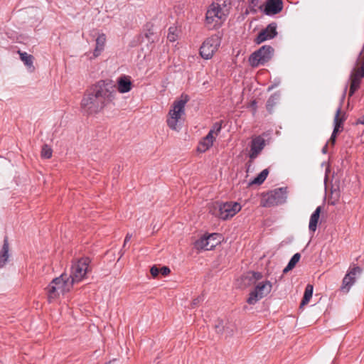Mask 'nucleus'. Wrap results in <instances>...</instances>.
Listing matches in <instances>:
<instances>
[{"label": "nucleus", "instance_id": "17", "mask_svg": "<svg viewBox=\"0 0 364 364\" xmlns=\"http://www.w3.org/2000/svg\"><path fill=\"white\" fill-rule=\"evenodd\" d=\"M283 7V0H267L263 12L267 16H274L280 13Z\"/></svg>", "mask_w": 364, "mask_h": 364}, {"label": "nucleus", "instance_id": "1", "mask_svg": "<svg viewBox=\"0 0 364 364\" xmlns=\"http://www.w3.org/2000/svg\"><path fill=\"white\" fill-rule=\"evenodd\" d=\"M104 105L114 104L117 98V92L116 83L109 79L100 80L97 81L91 89Z\"/></svg>", "mask_w": 364, "mask_h": 364}, {"label": "nucleus", "instance_id": "12", "mask_svg": "<svg viewBox=\"0 0 364 364\" xmlns=\"http://www.w3.org/2000/svg\"><path fill=\"white\" fill-rule=\"evenodd\" d=\"M220 130L221 125L219 123L214 124L208 134L199 142L198 146V151L199 152L203 153L209 149L213 146V141H215Z\"/></svg>", "mask_w": 364, "mask_h": 364}, {"label": "nucleus", "instance_id": "6", "mask_svg": "<svg viewBox=\"0 0 364 364\" xmlns=\"http://www.w3.org/2000/svg\"><path fill=\"white\" fill-rule=\"evenodd\" d=\"M274 52V50L272 46L264 45L250 55L249 63L253 68L264 65L272 59Z\"/></svg>", "mask_w": 364, "mask_h": 364}, {"label": "nucleus", "instance_id": "40", "mask_svg": "<svg viewBox=\"0 0 364 364\" xmlns=\"http://www.w3.org/2000/svg\"><path fill=\"white\" fill-rule=\"evenodd\" d=\"M215 328H216V331H217L218 333H222L223 332V326L220 325V323L219 325H216Z\"/></svg>", "mask_w": 364, "mask_h": 364}, {"label": "nucleus", "instance_id": "15", "mask_svg": "<svg viewBox=\"0 0 364 364\" xmlns=\"http://www.w3.org/2000/svg\"><path fill=\"white\" fill-rule=\"evenodd\" d=\"M277 27L276 23H269L264 29L259 33L255 42L257 44H260L265 41L274 38L277 35Z\"/></svg>", "mask_w": 364, "mask_h": 364}, {"label": "nucleus", "instance_id": "29", "mask_svg": "<svg viewBox=\"0 0 364 364\" xmlns=\"http://www.w3.org/2000/svg\"><path fill=\"white\" fill-rule=\"evenodd\" d=\"M53 150L48 144H44L42 146L41 155L43 159H50L52 157Z\"/></svg>", "mask_w": 364, "mask_h": 364}, {"label": "nucleus", "instance_id": "31", "mask_svg": "<svg viewBox=\"0 0 364 364\" xmlns=\"http://www.w3.org/2000/svg\"><path fill=\"white\" fill-rule=\"evenodd\" d=\"M260 0H250L249 4V9L250 12L252 14H256L257 12V8L262 9V6H259Z\"/></svg>", "mask_w": 364, "mask_h": 364}, {"label": "nucleus", "instance_id": "34", "mask_svg": "<svg viewBox=\"0 0 364 364\" xmlns=\"http://www.w3.org/2000/svg\"><path fill=\"white\" fill-rule=\"evenodd\" d=\"M204 298L203 296H199L197 298L194 299L191 303V307L194 308L198 306L200 302L203 301Z\"/></svg>", "mask_w": 364, "mask_h": 364}, {"label": "nucleus", "instance_id": "36", "mask_svg": "<svg viewBox=\"0 0 364 364\" xmlns=\"http://www.w3.org/2000/svg\"><path fill=\"white\" fill-rule=\"evenodd\" d=\"M160 273L162 275H167L170 273V269L168 267H163L161 269H159Z\"/></svg>", "mask_w": 364, "mask_h": 364}, {"label": "nucleus", "instance_id": "9", "mask_svg": "<svg viewBox=\"0 0 364 364\" xmlns=\"http://www.w3.org/2000/svg\"><path fill=\"white\" fill-rule=\"evenodd\" d=\"M272 289V284L268 280L258 283L255 289L250 293L247 302L250 305L255 304L258 301L269 294Z\"/></svg>", "mask_w": 364, "mask_h": 364}, {"label": "nucleus", "instance_id": "27", "mask_svg": "<svg viewBox=\"0 0 364 364\" xmlns=\"http://www.w3.org/2000/svg\"><path fill=\"white\" fill-rule=\"evenodd\" d=\"M350 77L361 81V79L364 77V65L361 64L360 68L353 69Z\"/></svg>", "mask_w": 364, "mask_h": 364}, {"label": "nucleus", "instance_id": "39", "mask_svg": "<svg viewBox=\"0 0 364 364\" xmlns=\"http://www.w3.org/2000/svg\"><path fill=\"white\" fill-rule=\"evenodd\" d=\"M294 268L293 265H291V264L288 263L287 266L284 269L283 272L287 273L289 270L292 269Z\"/></svg>", "mask_w": 364, "mask_h": 364}, {"label": "nucleus", "instance_id": "37", "mask_svg": "<svg viewBox=\"0 0 364 364\" xmlns=\"http://www.w3.org/2000/svg\"><path fill=\"white\" fill-rule=\"evenodd\" d=\"M337 134L338 133H335L334 131H333V132H332V134H331V138L328 141V143H331L332 146H333L336 143V139Z\"/></svg>", "mask_w": 364, "mask_h": 364}, {"label": "nucleus", "instance_id": "2", "mask_svg": "<svg viewBox=\"0 0 364 364\" xmlns=\"http://www.w3.org/2000/svg\"><path fill=\"white\" fill-rule=\"evenodd\" d=\"M188 95H182L180 100H176L167 115L166 123L168 127L174 131H179L183 125L185 115V105L188 101Z\"/></svg>", "mask_w": 364, "mask_h": 364}, {"label": "nucleus", "instance_id": "19", "mask_svg": "<svg viewBox=\"0 0 364 364\" xmlns=\"http://www.w3.org/2000/svg\"><path fill=\"white\" fill-rule=\"evenodd\" d=\"M106 41L107 37L105 33H102L98 34L95 40V48L93 50L92 56L90 57V60L96 58L101 55L105 50Z\"/></svg>", "mask_w": 364, "mask_h": 364}, {"label": "nucleus", "instance_id": "25", "mask_svg": "<svg viewBox=\"0 0 364 364\" xmlns=\"http://www.w3.org/2000/svg\"><path fill=\"white\" fill-rule=\"evenodd\" d=\"M313 289L314 287L312 285L307 284L304 291V294L302 301L301 302V306H304L309 302L311 298L312 297Z\"/></svg>", "mask_w": 364, "mask_h": 364}, {"label": "nucleus", "instance_id": "5", "mask_svg": "<svg viewBox=\"0 0 364 364\" xmlns=\"http://www.w3.org/2000/svg\"><path fill=\"white\" fill-rule=\"evenodd\" d=\"M287 198V188L281 187L263 193L260 201L262 207L269 208L284 203Z\"/></svg>", "mask_w": 364, "mask_h": 364}, {"label": "nucleus", "instance_id": "28", "mask_svg": "<svg viewBox=\"0 0 364 364\" xmlns=\"http://www.w3.org/2000/svg\"><path fill=\"white\" fill-rule=\"evenodd\" d=\"M360 80L350 77V86L349 90V95L352 96L355 92L360 87Z\"/></svg>", "mask_w": 364, "mask_h": 364}, {"label": "nucleus", "instance_id": "20", "mask_svg": "<svg viewBox=\"0 0 364 364\" xmlns=\"http://www.w3.org/2000/svg\"><path fill=\"white\" fill-rule=\"evenodd\" d=\"M346 120L345 114L341 115V105L337 108L333 119V130L335 133H339L343 131V123Z\"/></svg>", "mask_w": 364, "mask_h": 364}, {"label": "nucleus", "instance_id": "24", "mask_svg": "<svg viewBox=\"0 0 364 364\" xmlns=\"http://www.w3.org/2000/svg\"><path fill=\"white\" fill-rule=\"evenodd\" d=\"M279 100V95L277 93H274L269 97L266 104V107L269 112L271 113L272 112L274 107L278 103Z\"/></svg>", "mask_w": 364, "mask_h": 364}, {"label": "nucleus", "instance_id": "14", "mask_svg": "<svg viewBox=\"0 0 364 364\" xmlns=\"http://www.w3.org/2000/svg\"><path fill=\"white\" fill-rule=\"evenodd\" d=\"M219 237L220 235L218 233H211L208 235H203L195 242L194 246L198 250H213L220 242L218 240Z\"/></svg>", "mask_w": 364, "mask_h": 364}, {"label": "nucleus", "instance_id": "35", "mask_svg": "<svg viewBox=\"0 0 364 364\" xmlns=\"http://www.w3.org/2000/svg\"><path fill=\"white\" fill-rule=\"evenodd\" d=\"M150 272L154 277H156L160 273V271L157 267L153 266L150 269Z\"/></svg>", "mask_w": 364, "mask_h": 364}, {"label": "nucleus", "instance_id": "10", "mask_svg": "<svg viewBox=\"0 0 364 364\" xmlns=\"http://www.w3.org/2000/svg\"><path fill=\"white\" fill-rule=\"evenodd\" d=\"M220 45V39L217 36H212L208 38L202 43L199 53L202 58L209 60L213 58Z\"/></svg>", "mask_w": 364, "mask_h": 364}, {"label": "nucleus", "instance_id": "42", "mask_svg": "<svg viewBox=\"0 0 364 364\" xmlns=\"http://www.w3.org/2000/svg\"><path fill=\"white\" fill-rule=\"evenodd\" d=\"M328 143L323 147L322 152L326 154L327 152Z\"/></svg>", "mask_w": 364, "mask_h": 364}, {"label": "nucleus", "instance_id": "38", "mask_svg": "<svg viewBox=\"0 0 364 364\" xmlns=\"http://www.w3.org/2000/svg\"><path fill=\"white\" fill-rule=\"evenodd\" d=\"M132 237V235L130 233H127L125 236L124 244H123V248H125L127 243L131 240Z\"/></svg>", "mask_w": 364, "mask_h": 364}, {"label": "nucleus", "instance_id": "26", "mask_svg": "<svg viewBox=\"0 0 364 364\" xmlns=\"http://www.w3.org/2000/svg\"><path fill=\"white\" fill-rule=\"evenodd\" d=\"M268 173V170L264 169L256 178H254V180L250 183V184H262L267 178Z\"/></svg>", "mask_w": 364, "mask_h": 364}, {"label": "nucleus", "instance_id": "16", "mask_svg": "<svg viewBox=\"0 0 364 364\" xmlns=\"http://www.w3.org/2000/svg\"><path fill=\"white\" fill-rule=\"evenodd\" d=\"M265 146V140L261 136L252 139L250 144L249 157L251 160L256 159Z\"/></svg>", "mask_w": 364, "mask_h": 364}, {"label": "nucleus", "instance_id": "13", "mask_svg": "<svg viewBox=\"0 0 364 364\" xmlns=\"http://www.w3.org/2000/svg\"><path fill=\"white\" fill-rule=\"evenodd\" d=\"M362 269L360 267L355 265L350 267L343 279L341 291L344 293H348L351 287L355 284L357 276L360 275Z\"/></svg>", "mask_w": 364, "mask_h": 364}, {"label": "nucleus", "instance_id": "21", "mask_svg": "<svg viewBox=\"0 0 364 364\" xmlns=\"http://www.w3.org/2000/svg\"><path fill=\"white\" fill-rule=\"evenodd\" d=\"M321 210V207L318 206L310 217L309 229L312 232H314L316 230Z\"/></svg>", "mask_w": 364, "mask_h": 364}, {"label": "nucleus", "instance_id": "7", "mask_svg": "<svg viewBox=\"0 0 364 364\" xmlns=\"http://www.w3.org/2000/svg\"><path fill=\"white\" fill-rule=\"evenodd\" d=\"M90 262L88 257H83L72 265L71 272L68 277L73 284L82 281L86 277Z\"/></svg>", "mask_w": 364, "mask_h": 364}, {"label": "nucleus", "instance_id": "41", "mask_svg": "<svg viewBox=\"0 0 364 364\" xmlns=\"http://www.w3.org/2000/svg\"><path fill=\"white\" fill-rule=\"evenodd\" d=\"M358 122L361 124H364V116L361 117L358 119Z\"/></svg>", "mask_w": 364, "mask_h": 364}, {"label": "nucleus", "instance_id": "3", "mask_svg": "<svg viewBox=\"0 0 364 364\" xmlns=\"http://www.w3.org/2000/svg\"><path fill=\"white\" fill-rule=\"evenodd\" d=\"M73 287V284L67 274L54 278L46 288L48 301L50 303L58 298L60 294L70 291Z\"/></svg>", "mask_w": 364, "mask_h": 364}, {"label": "nucleus", "instance_id": "4", "mask_svg": "<svg viewBox=\"0 0 364 364\" xmlns=\"http://www.w3.org/2000/svg\"><path fill=\"white\" fill-rule=\"evenodd\" d=\"M80 107L83 114L89 116L99 113L105 106L91 90V92L83 95Z\"/></svg>", "mask_w": 364, "mask_h": 364}, {"label": "nucleus", "instance_id": "30", "mask_svg": "<svg viewBox=\"0 0 364 364\" xmlns=\"http://www.w3.org/2000/svg\"><path fill=\"white\" fill-rule=\"evenodd\" d=\"M176 31L177 28L176 27H170L168 28L167 38L170 42H175L177 40L178 35Z\"/></svg>", "mask_w": 364, "mask_h": 364}, {"label": "nucleus", "instance_id": "11", "mask_svg": "<svg viewBox=\"0 0 364 364\" xmlns=\"http://www.w3.org/2000/svg\"><path fill=\"white\" fill-rule=\"evenodd\" d=\"M241 208L240 204L237 202H227L218 205L217 212H214L213 214L225 220L235 215Z\"/></svg>", "mask_w": 364, "mask_h": 364}, {"label": "nucleus", "instance_id": "32", "mask_svg": "<svg viewBox=\"0 0 364 364\" xmlns=\"http://www.w3.org/2000/svg\"><path fill=\"white\" fill-rule=\"evenodd\" d=\"M249 274L252 275V277L250 279L254 280V282L259 281L261 279H262V277H263L262 274L259 272H251L249 273Z\"/></svg>", "mask_w": 364, "mask_h": 364}, {"label": "nucleus", "instance_id": "33", "mask_svg": "<svg viewBox=\"0 0 364 364\" xmlns=\"http://www.w3.org/2000/svg\"><path fill=\"white\" fill-rule=\"evenodd\" d=\"M300 257H301V255L299 253H296L291 258L289 263L291 264V265H293L294 267L295 265L296 264V263L299 261Z\"/></svg>", "mask_w": 364, "mask_h": 364}, {"label": "nucleus", "instance_id": "22", "mask_svg": "<svg viewBox=\"0 0 364 364\" xmlns=\"http://www.w3.org/2000/svg\"><path fill=\"white\" fill-rule=\"evenodd\" d=\"M9 242L5 237L1 250H0V268L3 267L9 259Z\"/></svg>", "mask_w": 364, "mask_h": 364}, {"label": "nucleus", "instance_id": "18", "mask_svg": "<svg viewBox=\"0 0 364 364\" xmlns=\"http://www.w3.org/2000/svg\"><path fill=\"white\" fill-rule=\"evenodd\" d=\"M132 88V82L130 77L126 75H122L117 80L116 90L119 93L129 92Z\"/></svg>", "mask_w": 364, "mask_h": 364}, {"label": "nucleus", "instance_id": "8", "mask_svg": "<svg viewBox=\"0 0 364 364\" xmlns=\"http://www.w3.org/2000/svg\"><path fill=\"white\" fill-rule=\"evenodd\" d=\"M225 16L220 4L212 3L205 14V23L210 27H215L225 21Z\"/></svg>", "mask_w": 364, "mask_h": 364}, {"label": "nucleus", "instance_id": "23", "mask_svg": "<svg viewBox=\"0 0 364 364\" xmlns=\"http://www.w3.org/2000/svg\"><path fill=\"white\" fill-rule=\"evenodd\" d=\"M20 55L21 60L23 62V63L29 68L31 71L34 70L33 67V56L28 54L26 52L18 51Z\"/></svg>", "mask_w": 364, "mask_h": 364}]
</instances>
